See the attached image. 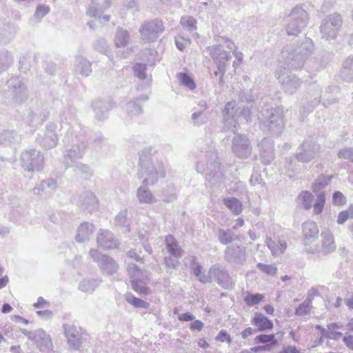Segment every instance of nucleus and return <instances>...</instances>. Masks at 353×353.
Here are the masks:
<instances>
[{
	"label": "nucleus",
	"instance_id": "54",
	"mask_svg": "<svg viewBox=\"0 0 353 353\" xmlns=\"http://www.w3.org/2000/svg\"><path fill=\"white\" fill-rule=\"evenodd\" d=\"M125 111L130 117H133L141 114L142 108L136 101H134L126 103Z\"/></svg>",
	"mask_w": 353,
	"mask_h": 353
},
{
	"label": "nucleus",
	"instance_id": "51",
	"mask_svg": "<svg viewBox=\"0 0 353 353\" xmlns=\"http://www.w3.org/2000/svg\"><path fill=\"white\" fill-rule=\"evenodd\" d=\"M203 103V110L194 112L192 114V120L194 125H200L206 122L207 116L203 112V110L206 108V103L204 101Z\"/></svg>",
	"mask_w": 353,
	"mask_h": 353
},
{
	"label": "nucleus",
	"instance_id": "35",
	"mask_svg": "<svg viewBox=\"0 0 353 353\" xmlns=\"http://www.w3.org/2000/svg\"><path fill=\"white\" fill-rule=\"evenodd\" d=\"M75 72L82 76L88 77L92 72L91 63L83 57L76 59Z\"/></svg>",
	"mask_w": 353,
	"mask_h": 353
},
{
	"label": "nucleus",
	"instance_id": "31",
	"mask_svg": "<svg viewBox=\"0 0 353 353\" xmlns=\"http://www.w3.org/2000/svg\"><path fill=\"white\" fill-rule=\"evenodd\" d=\"M87 148V143L84 141H77L72 147L68 150L66 157L72 161L76 159H81Z\"/></svg>",
	"mask_w": 353,
	"mask_h": 353
},
{
	"label": "nucleus",
	"instance_id": "23",
	"mask_svg": "<svg viewBox=\"0 0 353 353\" xmlns=\"http://www.w3.org/2000/svg\"><path fill=\"white\" fill-rule=\"evenodd\" d=\"M237 107L235 101H230L225 105L223 110L224 117L223 122L226 127L231 129L235 134L237 121L235 119L237 112Z\"/></svg>",
	"mask_w": 353,
	"mask_h": 353
},
{
	"label": "nucleus",
	"instance_id": "48",
	"mask_svg": "<svg viewBox=\"0 0 353 353\" xmlns=\"http://www.w3.org/2000/svg\"><path fill=\"white\" fill-rule=\"evenodd\" d=\"M99 283L100 281L97 279H84L79 283V288L85 292H92Z\"/></svg>",
	"mask_w": 353,
	"mask_h": 353
},
{
	"label": "nucleus",
	"instance_id": "5",
	"mask_svg": "<svg viewBox=\"0 0 353 353\" xmlns=\"http://www.w3.org/2000/svg\"><path fill=\"white\" fill-rule=\"evenodd\" d=\"M321 146L314 137H307L299 146L295 154L296 159L301 163H309L319 156Z\"/></svg>",
	"mask_w": 353,
	"mask_h": 353
},
{
	"label": "nucleus",
	"instance_id": "26",
	"mask_svg": "<svg viewBox=\"0 0 353 353\" xmlns=\"http://www.w3.org/2000/svg\"><path fill=\"white\" fill-rule=\"evenodd\" d=\"M262 161L265 164L270 163L274 159L273 141L270 138H264L258 143Z\"/></svg>",
	"mask_w": 353,
	"mask_h": 353
},
{
	"label": "nucleus",
	"instance_id": "9",
	"mask_svg": "<svg viewBox=\"0 0 353 353\" xmlns=\"http://www.w3.org/2000/svg\"><path fill=\"white\" fill-rule=\"evenodd\" d=\"M7 83L8 92L13 103L21 105L28 100V89L21 79L18 77H12Z\"/></svg>",
	"mask_w": 353,
	"mask_h": 353
},
{
	"label": "nucleus",
	"instance_id": "32",
	"mask_svg": "<svg viewBox=\"0 0 353 353\" xmlns=\"http://www.w3.org/2000/svg\"><path fill=\"white\" fill-rule=\"evenodd\" d=\"M321 90L319 87L315 84H312L309 88V92L306 97L307 100V111H312L316 106H317L320 102L321 98Z\"/></svg>",
	"mask_w": 353,
	"mask_h": 353
},
{
	"label": "nucleus",
	"instance_id": "25",
	"mask_svg": "<svg viewBox=\"0 0 353 353\" xmlns=\"http://www.w3.org/2000/svg\"><path fill=\"white\" fill-rule=\"evenodd\" d=\"M79 205L81 210L92 212L98 208V200L93 192L85 191L81 194Z\"/></svg>",
	"mask_w": 353,
	"mask_h": 353
},
{
	"label": "nucleus",
	"instance_id": "57",
	"mask_svg": "<svg viewBox=\"0 0 353 353\" xmlns=\"http://www.w3.org/2000/svg\"><path fill=\"white\" fill-rule=\"evenodd\" d=\"M264 299V296L261 294H248L244 297L243 300L248 306H253L259 304Z\"/></svg>",
	"mask_w": 353,
	"mask_h": 353
},
{
	"label": "nucleus",
	"instance_id": "61",
	"mask_svg": "<svg viewBox=\"0 0 353 353\" xmlns=\"http://www.w3.org/2000/svg\"><path fill=\"white\" fill-rule=\"evenodd\" d=\"M255 98L256 97L252 94L251 90H243L239 95V101L247 102L248 105L253 104Z\"/></svg>",
	"mask_w": 353,
	"mask_h": 353
},
{
	"label": "nucleus",
	"instance_id": "22",
	"mask_svg": "<svg viewBox=\"0 0 353 353\" xmlns=\"http://www.w3.org/2000/svg\"><path fill=\"white\" fill-rule=\"evenodd\" d=\"M205 174L209 177V180H213L212 182L219 181L223 176V173L220 168V162L216 155L213 154L211 159L206 163V169L204 171Z\"/></svg>",
	"mask_w": 353,
	"mask_h": 353
},
{
	"label": "nucleus",
	"instance_id": "46",
	"mask_svg": "<svg viewBox=\"0 0 353 353\" xmlns=\"http://www.w3.org/2000/svg\"><path fill=\"white\" fill-rule=\"evenodd\" d=\"M332 179V176H325L321 174L313 183L312 190L314 192H320L321 189L324 188L329 184Z\"/></svg>",
	"mask_w": 353,
	"mask_h": 353
},
{
	"label": "nucleus",
	"instance_id": "43",
	"mask_svg": "<svg viewBox=\"0 0 353 353\" xmlns=\"http://www.w3.org/2000/svg\"><path fill=\"white\" fill-rule=\"evenodd\" d=\"M341 75L345 81H353V56L344 61Z\"/></svg>",
	"mask_w": 353,
	"mask_h": 353
},
{
	"label": "nucleus",
	"instance_id": "21",
	"mask_svg": "<svg viewBox=\"0 0 353 353\" xmlns=\"http://www.w3.org/2000/svg\"><path fill=\"white\" fill-rule=\"evenodd\" d=\"M21 135L14 130H4L0 134V150L8 148L12 152L21 143Z\"/></svg>",
	"mask_w": 353,
	"mask_h": 353
},
{
	"label": "nucleus",
	"instance_id": "44",
	"mask_svg": "<svg viewBox=\"0 0 353 353\" xmlns=\"http://www.w3.org/2000/svg\"><path fill=\"white\" fill-rule=\"evenodd\" d=\"M297 201L305 210H307L313 205L314 196L310 192L303 191L299 194Z\"/></svg>",
	"mask_w": 353,
	"mask_h": 353
},
{
	"label": "nucleus",
	"instance_id": "36",
	"mask_svg": "<svg viewBox=\"0 0 353 353\" xmlns=\"http://www.w3.org/2000/svg\"><path fill=\"white\" fill-rule=\"evenodd\" d=\"M254 341L256 343L265 344L264 346H259L257 348L261 350H270L277 343L274 334H259Z\"/></svg>",
	"mask_w": 353,
	"mask_h": 353
},
{
	"label": "nucleus",
	"instance_id": "28",
	"mask_svg": "<svg viewBox=\"0 0 353 353\" xmlns=\"http://www.w3.org/2000/svg\"><path fill=\"white\" fill-rule=\"evenodd\" d=\"M266 245L274 256L281 254L287 248L286 241L279 236H274L273 238L267 239Z\"/></svg>",
	"mask_w": 353,
	"mask_h": 353
},
{
	"label": "nucleus",
	"instance_id": "58",
	"mask_svg": "<svg viewBox=\"0 0 353 353\" xmlns=\"http://www.w3.org/2000/svg\"><path fill=\"white\" fill-rule=\"evenodd\" d=\"M177 76L181 83L184 86L188 88L191 90L196 88L194 80L187 73L181 72L179 73Z\"/></svg>",
	"mask_w": 353,
	"mask_h": 353
},
{
	"label": "nucleus",
	"instance_id": "29",
	"mask_svg": "<svg viewBox=\"0 0 353 353\" xmlns=\"http://www.w3.org/2000/svg\"><path fill=\"white\" fill-rule=\"evenodd\" d=\"M110 102L101 99L96 100L92 103V108L95 116L99 120H104L107 118V112L112 108Z\"/></svg>",
	"mask_w": 353,
	"mask_h": 353
},
{
	"label": "nucleus",
	"instance_id": "40",
	"mask_svg": "<svg viewBox=\"0 0 353 353\" xmlns=\"http://www.w3.org/2000/svg\"><path fill=\"white\" fill-rule=\"evenodd\" d=\"M225 206L235 215L242 212L243 205L241 202L234 197L225 198L223 200Z\"/></svg>",
	"mask_w": 353,
	"mask_h": 353
},
{
	"label": "nucleus",
	"instance_id": "17",
	"mask_svg": "<svg viewBox=\"0 0 353 353\" xmlns=\"http://www.w3.org/2000/svg\"><path fill=\"white\" fill-rule=\"evenodd\" d=\"M276 75L277 76L283 92L289 94L295 93L302 83L301 79L295 74H289L287 73L281 74L277 71Z\"/></svg>",
	"mask_w": 353,
	"mask_h": 353
},
{
	"label": "nucleus",
	"instance_id": "27",
	"mask_svg": "<svg viewBox=\"0 0 353 353\" xmlns=\"http://www.w3.org/2000/svg\"><path fill=\"white\" fill-rule=\"evenodd\" d=\"M303 234L304 236V244L305 246L314 239H316L319 234V228L314 221H306L302 225Z\"/></svg>",
	"mask_w": 353,
	"mask_h": 353
},
{
	"label": "nucleus",
	"instance_id": "16",
	"mask_svg": "<svg viewBox=\"0 0 353 353\" xmlns=\"http://www.w3.org/2000/svg\"><path fill=\"white\" fill-rule=\"evenodd\" d=\"M63 329L69 347L73 350H79L82 344L81 328L66 323L63 325Z\"/></svg>",
	"mask_w": 353,
	"mask_h": 353
},
{
	"label": "nucleus",
	"instance_id": "53",
	"mask_svg": "<svg viewBox=\"0 0 353 353\" xmlns=\"http://www.w3.org/2000/svg\"><path fill=\"white\" fill-rule=\"evenodd\" d=\"M312 307V301L310 299H306L302 303H301L295 310V314L297 316H305L310 312Z\"/></svg>",
	"mask_w": 353,
	"mask_h": 353
},
{
	"label": "nucleus",
	"instance_id": "20",
	"mask_svg": "<svg viewBox=\"0 0 353 353\" xmlns=\"http://www.w3.org/2000/svg\"><path fill=\"white\" fill-rule=\"evenodd\" d=\"M224 258L229 263L243 264L246 260V248L234 245L228 246L225 250Z\"/></svg>",
	"mask_w": 353,
	"mask_h": 353
},
{
	"label": "nucleus",
	"instance_id": "60",
	"mask_svg": "<svg viewBox=\"0 0 353 353\" xmlns=\"http://www.w3.org/2000/svg\"><path fill=\"white\" fill-rule=\"evenodd\" d=\"M59 117L62 121L73 120L75 118V109L72 107L64 108L60 112Z\"/></svg>",
	"mask_w": 353,
	"mask_h": 353
},
{
	"label": "nucleus",
	"instance_id": "34",
	"mask_svg": "<svg viewBox=\"0 0 353 353\" xmlns=\"http://www.w3.org/2000/svg\"><path fill=\"white\" fill-rule=\"evenodd\" d=\"M94 230V227L92 223H83L78 228L77 234L75 236V239L77 242H83L90 239Z\"/></svg>",
	"mask_w": 353,
	"mask_h": 353
},
{
	"label": "nucleus",
	"instance_id": "1",
	"mask_svg": "<svg viewBox=\"0 0 353 353\" xmlns=\"http://www.w3.org/2000/svg\"><path fill=\"white\" fill-rule=\"evenodd\" d=\"M263 118L260 121V128L274 137L279 136L284 128L283 107L263 108L261 111Z\"/></svg>",
	"mask_w": 353,
	"mask_h": 353
},
{
	"label": "nucleus",
	"instance_id": "18",
	"mask_svg": "<svg viewBox=\"0 0 353 353\" xmlns=\"http://www.w3.org/2000/svg\"><path fill=\"white\" fill-rule=\"evenodd\" d=\"M281 53L282 57L285 59V63L289 69L301 68L305 62L303 57L295 52L293 46H285Z\"/></svg>",
	"mask_w": 353,
	"mask_h": 353
},
{
	"label": "nucleus",
	"instance_id": "13",
	"mask_svg": "<svg viewBox=\"0 0 353 353\" xmlns=\"http://www.w3.org/2000/svg\"><path fill=\"white\" fill-rule=\"evenodd\" d=\"M232 150L239 159H248L250 157L252 146L247 136L236 134L232 140Z\"/></svg>",
	"mask_w": 353,
	"mask_h": 353
},
{
	"label": "nucleus",
	"instance_id": "15",
	"mask_svg": "<svg viewBox=\"0 0 353 353\" xmlns=\"http://www.w3.org/2000/svg\"><path fill=\"white\" fill-rule=\"evenodd\" d=\"M89 254L98 263L103 274L112 275L117 272L119 266L112 257L102 254L94 249L90 250Z\"/></svg>",
	"mask_w": 353,
	"mask_h": 353
},
{
	"label": "nucleus",
	"instance_id": "6",
	"mask_svg": "<svg viewBox=\"0 0 353 353\" xmlns=\"http://www.w3.org/2000/svg\"><path fill=\"white\" fill-rule=\"evenodd\" d=\"M165 26L163 21L158 18L146 20L141 26L139 33L142 40L154 42L164 32Z\"/></svg>",
	"mask_w": 353,
	"mask_h": 353
},
{
	"label": "nucleus",
	"instance_id": "42",
	"mask_svg": "<svg viewBox=\"0 0 353 353\" xmlns=\"http://www.w3.org/2000/svg\"><path fill=\"white\" fill-rule=\"evenodd\" d=\"M13 63L12 54L6 49L0 50V72L6 70Z\"/></svg>",
	"mask_w": 353,
	"mask_h": 353
},
{
	"label": "nucleus",
	"instance_id": "7",
	"mask_svg": "<svg viewBox=\"0 0 353 353\" xmlns=\"http://www.w3.org/2000/svg\"><path fill=\"white\" fill-rule=\"evenodd\" d=\"M342 23V17L339 14H332L326 17L320 27L322 38H325L326 40L336 39Z\"/></svg>",
	"mask_w": 353,
	"mask_h": 353
},
{
	"label": "nucleus",
	"instance_id": "12",
	"mask_svg": "<svg viewBox=\"0 0 353 353\" xmlns=\"http://www.w3.org/2000/svg\"><path fill=\"white\" fill-rule=\"evenodd\" d=\"M58 125L53 122H49L46 125L45 130L42 134H38L36 141L46 149L54 148L59 141Z\"/></svg>",
	"mask_w": 353,
	"mask_h": 353
},
{
	"label": "nucleus",
	"instance_id": "37",
	"mask_svg": "<svg viewBox=\"0 0 353 353\" xmlns=\"http://www.w3.org/2000/svg\"><path fill=\"white\" fill-rule=\"evenodd\" d=\"M130 41V32L122 28H117L114 36V43L116 46L118 48L125 47L129 43Z\"/></svg>",
	"mask_w": 353,
	"mask_h": 353
},
{
	"label": "nucleus",
	"instance_id": "59",
	"mask_svg": "<svg viewBox=\"0 0 353 353\" xmlns=\"http://www.w3.org/2000/svg\"><path fill=\"white\" fill-rule=\"evenodd\" d=\"M180 23L189 31H193L196 29V21L190 16H184L181 18Z\"/></svg>",
	"mask_w": 353,
	"mask_h": 353
},
{
	"label": "nucleus",
	"instance_id": "39",
	"mask_svg": "<svg viewBox=\"0 0 353 353\" xmlns=\"http://www.w3.org/2000/svg\"><path fill=\"white\" fill-rule=\"evenodd\" d=\"M137 198L141 203H151L156 201L154 196L145 185L139 187L137 192Z\"/></svg>",
	"mask_w": 353,
	"mask_h": 353
},
{
	"label": "nucleus",
	"instance_id": "14",
	"mask_svg": "<svg viewBox=\"0 0 353 353\" xmlns=\"http://www.w3.org/2000/svg\"><path fill=\"white\" fill-rule=\"evenodd\" d=\"M21 332L26 336L29 340L34 341L41 351H48L53 347L50 335L46 334L42 329L36 330L34 331L21 329Z\"/></svg>",
	"mask_w": 353,
	"mask_h": 353
},
{
	"label": "nucleus",
	"instance_id": "38",
	"mask_svg": "<svg viewBox=\"0 0 353 353\" xmlns=\"http://www.w3.org/2000/svg\"><path fill=\"white\" fill-rule=\"evenodd\" d=\"M217 237L219 242L223 245H228L236 239H240L239 237L230 229L219 228L217 232Z\"/></svg>",
	"mask_w": 353,
	"mask_h": 353
},
{
	"label": "nucleus",
	"instance_id": "64",
	"mask_svg": "<svg viewBox=\"0 0 353 353\" xmlns=\"http://www.w3.org/2000/svg\"><path fill=\"white\" fill-rule=\"evenodd\" d=\"M256 267L259 270L268 275H274L277 272V268L274 265H268L259 263H257Z\"/></svg>",
	"mask_w": 353,
	"mask_h": 353
},
{
	"label": "nucleus",
	"instance_id": "19",
	"mask_svg": "<svg viewBox=\"0 0 353 353\" xmlns=\"http://www.w3.org/2000/svg\"><path fill=\"white\" fill-rule=\"evenodd\" d=\"M321 247L319 249L317 247L312 248V247H306L305 249L307 252L315 253L321 252L323 254H328L333 252L336 250V244L333 234L328 230L323 231L321 234Z\"/></svg>",
	"mask_w": 353,
	"mask_h": 353
},
{
	"label": "nucleus",
	"instance_id": "52",
	"mask_svg": "<svg viewBox=\"0 0 353 353\" xmlns=\"http://www.w3.org/2000/svg\"><path fill=\"white\" fill-rule=\"evenodd\" d=\"M125 299L130 304L132 305L134 307L137 308L146 309L150 305V304L148 302L139 298L135 297L131 294H127L125 296Z\"/></svg>",
	"mask_w": 353,
	"mask_h": 353
},
{
	"label": "nucleus",
	"instance_id": "55",
	"mask_svg": "<svg viewBox=\"0 0 353 353\" xmlns=\"http://www.w3.org/2000/svg\"><path fill=\"white\" fill-rule=\"evenodd\" d=\"M325 202V196L324 192H320L317 194L316 199L313 205L314 212L315 214H319L322 212Z\"/></svg>",
	"mask_w": 353,
	"mask_h": 353
},
{
	"label": "nucleus",
	"instance_id": "11",
	"mask_svg": "<svg viewBox=\"0 0 353 353\" xmlns=\"http://www.w3.org/2000/svg\"><path fill=\"white\" fill-rule=\"evenodd\" d=\"M48 106L43 103L31 108L23 117V121L30 126L37 128L41 125L49 117Z\"/></svg>",
	"mask_w": 353,
	"mask_h": 353
},
{
	"label": "nucleus",
	"instance_id": "30",
	"mask_svg": "<svg viewBox=\"0 0 353 353\" xmlns=\"http://www.w3.org/2000/svg\"><path fill=\"white\" fill-rule=\"evenodd\" d=\"M251 323L253 325L256 326L257 332H263L265 330H272L273 328V323L264 314L260 312H256L252 319Z\"/></svg>",
	"mask_w": 353,
	"mask_h": 353
},
{
	"label": "nucleus",
	"instance_id": "45",
	"mask_svg": "<svg viewBox=\"0 0 353 353\" xmlns=\"http://www.w3.org/2000/svg\"><path fill=\"white\" fill-rule=\"evenodd\" d=\"M115 224L119 227L124 228L125 231H130L129 226L130 221L128 217L126 210H121L115 217Z\"/></svg>",
	"mask_w": 353,
	"mask_h": 353
},
{
	"label": "nucleus",
	"instance_id": "50",
	"mask_svg": "<svg viewBox=\"0 0 353 353\" xmlns=\"http://www.w3.org/2000/svg\"><path fill=\"white\" fill-rule=\"evenodd\" d=\"M35 59L34 56L30 54H24L20 57L19 59V69L21 72L26 73L30 70L32 66V62Z\"/></svg>",
	"mask_w": 353,
	"mask_h": 353
},
{
	"label": "nucleus",
	"instance_id": "8",
	"mask_svg": "<svg viewBox=\"0 0 353 353\" xmlns=\"http://www.w3.org/2000/svg\"><path fill=\"white\" fill-rule=\"evenodd\" d=\"M21 163L28 172L39 171L43 169L44 158L39 150H25L21 154Z\"/></svg>",
	"mask_w": 353,
	"mask_h": 353
},
{
	"label": "nucleus",
	"instance_id": "33",
	"mask_svg": "<svg viewBox=\"0 0 353 353\" xmlns=\"http://www.w3.org/2000/svg\"><path fill=\"white\" fill-rule=\"evenodd\" d=\"M295 52L303 57L305 61L314 50V45L312 40L310 38H305L299 46H293Z\"/></svg>",
	"mask_w": 353,
	"mask_h": 353
},
{
	"label": "nucleus",
	"instance_id": "62",
	"mask_svg": "<svg viewBox=\"0 0 353 353\" xmlns=\"http://www.w3.org/2000/svg\"><path fill=\"white\" fill-rule=\"evenodd\" d=\"M146 282H142L137 280H131L132 289L139 294H147L148 288L145 286Z\"/></svg>",
	"mask_w": 353,
	"mask_h": 353
},
{
	"label": "nucleus",
	"instance_id": "3",
	"mask_svg": "<svg viewBox=\"0 0 353 353\" xmlns=\"http://www.w3.org/2000/svg\"><path fill=\"white\" fill-rule=\"evenodd\" d=\"M140 167L138 177H145L143 184L145 185H154L160 177L165 175L163 164L158 161L140 159Z\"/></svg>",
	"mask_w": 353,
	"mask_h": 353
},
{
	"label": "nucleus",
	"instance_id": "2",
	"mask_svg": "<svg viewBox=\"0 0 353 353\" xmlns=\"http://www.w3.org/2000/svg\"><path fill=\"white\" fill-rule=\"evenodd\" d=\"M205 50L216 65L217 70L214 72V76L217 77L219 83L223 85V76L232 58L230 52L224 50L221 44L208 46Z\"/></svg>",
	"mask_w": 353,
	"mask_h": 353
},
{
	"label": "nucleus",
	"instance_id": "24",
	"mask_svg": "<svg viewBox=\"0 0 353 353\" xmlns=\"http://www.w3.org/2000/svg\"><path fill=\"white\" fill-rule=\"evenodd\" d=\"M98 246L104 250L114 249L117 247L118 242L113 233L107 230H101L97 238Z\"/></svg>",
	"mask_w": 353,
	"mask_h": 353
},
{
	"label": "nucleus",
	"instance_id": "63",
	"mask_svg": "<svg viewBox=\"0 0 353 353\" xmlns=\"http://www.w3.org/2000/svg\"><path fill=\"white\" fill-rule=\"evenodd\" d=\"M134 74L139 79H145L146 78V65L143 63H137L133 66Z\"/></svg>",
	"mask_w": 353,
	"mask_h": 353
},
{
	"label": "nucleus",
	"instance_id": "41",
	"mask_svg": "<svg viewBox=\"0 0 353 353\" xmlns=\"http://www.w3.org/2000/svg\"><path fill=\"white\" fill-rule=\"evenodd\" d=\"M165 245L168 252L171 254V256L175 258H180L182 256L183 251L176 243L174 241L172 236L166 237Z\"/></svg>",
	"mask_w": 353,
	"mask_h": 353
},
{
	"label": "nucleus",
	"instance_id": "56",
	"mask_svg": "<svg viewBox=\"0 0 353 353\" xmlns=\"http://www.w3.org/2000/svg\"><path fill=\"white\" fill-rule=\"evenodd\" d=\"M353 219V204H351L348 209L341 211L337 217V223L343 225L348 219Z\"/></svg>",
	"mask_w": 353,
	"mask_h": 353
},
{
	"label": "nucleus",
	"instance_id": "49",
	"mask_svg": "<svg viewBox=\"0 0 353 353\" xmlns=\"http://www.w3.org/2000/svg\"><path fill=\"white\" fill-rule=\"evenodd\" d=\"M72 167L73 170L77 174H84L85 177L90 176L92 174L90 168L85 164L81 163H76L74 165H68L67 163L66 168Z\"/></svg>",
	"mask_w": 353,
	"mask_h": 353
},
{
	"label": "nucleus",
	"instance_id": "47",
	"mask_svg": "<svg viewBox=\"0 0 353 353\" xmlns=\"http://www.w3.org/2000/svg\"><path fill=\"white\" fill-rule=\"evenodd\" d=\"M14 28L9 26H4L0 30V43H7L14 37Z\"/></svg>",
	"mask_w": 353,
	"mask_h": 353
},
{
	"label": "nucleus",
	"instance_id": "10",
	"mask_svg": "<svg viewBox=\"0 0 353 353\" xmlns=\"http://www.w3.org/2000/svg\"><path fill=\"white\" fill-rule=\"evenodd\" d=\"M209 278L225 290H231L234 287V282L229 272L220 264H214L210 268Z\"/></svg>",
	"mask_w": 353,
	"mask_h": 353
},
{
	"label": "nucleus",
	"instance_id": "4",
	"mask_svg": "<svg viewBox=\"0 0 353 353\" xmlns=\"http://www.w3.org/2000/svg\"><path fill=\"white\" fill-rule=\"evenodd\" d=\"M308 21L307 12L302 7H295L285 19L287 34L297 36L307 26Z\"/></svg>",
	"mask_w": 353,
	"mask_h": 353
}]
</instances>
